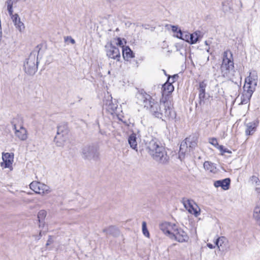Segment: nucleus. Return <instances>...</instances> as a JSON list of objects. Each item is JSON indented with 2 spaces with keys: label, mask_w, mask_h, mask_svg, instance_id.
Listing matches in <instances>:
<instances>
[{
  "label": "nucleus",
  "mask_w": 260,
  "mask_h": 260,
  "mask_svg": "<svg viewBox=\"0 0 260 260\" xmlns=\"http://www.w3.org/2000/svg\"><path fill=\"white\" fill-rule=\"evenodd\" d=\"M258 121L255 120L252 122H249L247 124V128L245 131L246 135H252L256 130L257 126L258 125Z\"/></svg>",
  "instance_id": "19"
},
{
  "label": "nucleus",
  "mask_w": 260,
  "mask_h": 260,
  "mask_svg": "<svg viewBox=\"0 0 260 260\" xmlns=\"http://www.w3.org/2000/svg\"><path fill=\"white\" fill-rule=\"evenodd\" d=\"M137 135L135 133L132 134L128 138V142L130 145V147L136 150L137 148Z\"/></svg>",
  "instance_id": "23"
},
{
  "label": "nucleus",
  "mask_w": 260,
  "mask_h": 260,
  "mask_svg": "<svg viewBox=\"0 0 260 260\" xmlns=\"http://www.w3.org/2000/svg\"><path fill=\"white\" fill-rule=\"evenodd\" d=\"M218 149H219L221 152V154L223 155L224 153H231L232 151L228 149L224 148L223 146L220 145V146L218 147Z\"/></svg>",
  "instance_id": "37"
},
{
  "label": "nucleus",
  "mask_w": 260,
  "mask_h": 260,
  "mask_svg": "<svg viewBox=\"0 0 260 260\" xmlns=\"http://www.w3.org/2000/svg\"><path fill=\"white\" fill-rule=\"evenodd\" d=\"M8 13L16 29L18 30L20 32H23L25 30V25L21 21L19 15L17 14H13V9H12L11 13L10 11H8Z\"/></svg>",
  "instance_id": "10"
},
{
  "label": "nucleus",
  "mask_w": 260,
  "mask_h": 260,
  "mask_svg": "<svg viewBox=\"0 0 260 260\" xmlns=\"http://www.w3.org/2000/svg\"><path fill=\"white\" fill-rule=\"evenodd\" d=\"M142 232L146 237H149V233L147 229L146 223L145 221L142 222Z\"/></svg>",
  "instance_id": "35"
},
{
  "label": "nucleus",
  "mask_w": 260,
  "mask_h": 260,
  "mask_svg": "<svg viewBox=\"0 0 260 260\" xmlns=\"http://www.w3.org/2000/svg\"><path fill=\"white\" fill-rule=\"evenodd\" d=\"M246 79L249 84L257 85V76L255 73H250L248 79Z\"/></svg>",
  "instance_id": "26"
},
{
  "label": "nucleus",
  "mask_w": 260,
  "mask_h": 260,
  "mask_svg": "<svg viewBox=\"0 0 260 260\" xmlns=\"http://www.w3.org/2000/svg\"><path fill=\"white\" fill-rule=\"evenodd\" d=\"M169 225H170V222H164L160 224V230L166 235H168V233L169 232Z\"/></svg>",
  "instance_id": "34"
},
{
  "label": "nucleus",
  "mask_w": 260,
  "mask_h": 260,
  "mask_svg": "<svg viewBox=\"0 0 260 260\" xmlns=\"http://www.w3.org/2000/svg\"><path fill=\"white\" fill-rule=\"evenodd\" d=\"M53 243V238L52 236H49L48 239L46 244V246L47 247Z\"/></svg>",
  "instance_id": "41"
},
{
  "label": "nucleus",
  "mask_w": 260,
  "mask_h": 260,
  "mask_svg": "<svg viewBox=\"0 0 260 260\" xmlns=\"http://www.w3.org/2000/svg\"><path fill=\"white\" fill-rule=\"evenodd\" d=\"M253 216L256 223L260 226V200L258 201L254 210Z\"/></svg>",
  "instance_id": "22"
},
{
  "label": "nucleus",
  "mask_w": 260,
  "mask_h": 260,
  "mask_svg": "<svg viewBox=\"0 0 260 260\" xmlns=\"http://www.w3.org/2000/svg\"><path fill=\"white\" fill-rule=\"evenodd\" d=\"M30 188L38 194L48 193L50 192L49 187L40 182L32 181L29 184Z\"/></svg>",
  "instance_id": "8"
},
{
  "label": "nucleus",
  "mask_w": 260,
  "mask_h": 260,
  "mask_svg": "<svg viewBox=\"0 0 260 260\" xmlns=\"http://www.w3.org/2000/svg\"><path fill=\"white\" fill-rule=\"evenodd\" d=\"M209 142L217 149L218 148V147L220 146L218 143L217 139L215 138H209Z\"/></svg>",
  "instance_id": "36"
},
{
  "label": "nucleus",
  "mask_w": 260,
  "mask_h": 260,
  "mask_svg": "<svg viewBox=\"0 0 260 260\" xmlns=\"http://www.w3.org/2000/svg\"><path fill=\"white\" fill-rule=\"evenodd\" d=\"M2 159L3 161L1 163V166L4 168H12L13 162L14 154L13 153H3Z\"/></svg>",
  "instance_id": "13"
},
{
  "label": "nucleus",
  "mask_w": 260,
  "mask_h": 260,
  "mask_svg": "<svg viewBox=\"0 0 260 260\" xmlns=\"http://www.w3.org/2000/svg\"><path fill=\"white\" fill-rule=\"evenodd\" d=\"M68 133V128L67 123H61L57 126V135L54 138V142L57 144L58 143V139L62 138L64 141V138Z\"/></svg>",
  "instance_id": "11"
},
{
  "label": "nucleus",
  "mask_w": 260,
  "mask_h": 260,
  "mask_svg": "<svg viewBox=\"0 0 260 260\" xmlns=\"http://www.w3.org/2000/svg\"><path fill=\"white\" fill-rule=\"evenodd\" d=\"M170 77L168 78L167 82L164 83L161 87L162 98H166V100H171V93L174 91V87L172 83L170 82Z\"/></svg>",
  "instance_id": "9"
},
{
  "label": "nucleus",
  "mask_w": 260,
  "mask_h": 260,
  "mask_svg": "<svg viewBox=\"0 0 260 260\" xmlns=\"http://www.w3.org/2000/svg\"><path fill=\"white\" fill-rule=\"evenodd\" d=\"M205 44H206V45H208V44H207V41H206V42H205Z\"/></svg>",
  "instance_id": "50"
},
{
  "label": "nucleus",
  "mask_w": 260,
  "mask_h": 260,
  "mask_svg": "<svg viewBox=\"0 0 260 260\" xmlns=\"http://www.w3.org/2000/svg\"><path fill=\"white\" fill-rule=\"evenodd\" d=\"M251 97V95H250L249 93H246L243 92L242 95L241 96L240 104L243 105L248 103L249 102Z\"/></svg>",
  "instance_id": "30"
},
{
  "label": "nucleus",
  "mask_w": 260,
  "mask_h": 260,
  "mask_svg": "<svg viewBox=\"0 0 260 260\" xmlns=\"http://www.w3.org/2000/svg\"><path fill=\"white\" fill-rule=\"evenodd\" d=\"M204 168L205 170L209 171L210 172L215 173L216 171V167L214 164L206 161L204 163Z\"/></svg>",
  "instance_id": "28"
},
{
  "label": "nucleus",
  "mask_w": 260,
  "mask_h": 260,
  "mask_svg": "<svg viewBox=\"0 0 260 260\" xmlns=\"http://www.w3.org/2000/svg\"><path fill=\"white\" fill-rule=\"evenodd\" d=\"M207 246L210 248V249H213L214 247H215V246H214L211 243H208L207 244Z\"/></svg>",
  "instance_id": "45"
},
{
  "label": "nucleus",
  "mask_w": 260,
  "mask_h": 260,
  "mask_svg": "<svg viewBox=\"0 0 260 260\" xmlns=\"http://www.w3.org/2000/svg\"><path fill=\"white\" fill-rule=\"evenodd\" d=\"M209 105V98L206 97V93L199 94V101L196 104V107H200L202 111H206Z\"/></svg>",
  "instance_id": "14"
},
{
  "label": "nucleus",
  "mask_w": 260,
  "mask_h": 260,
  "mask_svg": "<svg viewBox=\"0 0 260 260\" xmlns=\"http://www.w3.org/2000/svg\"><path fill=\"white\" fill-rule=\"evenodd\" d=\"M40 49L39 46L38 45L24 63L23 67L25 72L29 75H34L37 71L38 62V58H36V52L39 53Z\"/></svg>",
  "instance_id": "3"
},
{
  "label": "nucleus",
  "mask_w": 260,
  "mask_h": 260,
  "mask_svg": "<svg viewBox=\"0 0 260 260\" xmlns=\"http://www.w3.org/2000/svg\"><path fill=\"white\" fill-rule=\"evenodd\" d=\"M115 40L117 41V42L115 43V44L117 46H119L122 47V48H124L123 44L122 41L120 38L118 37V38L115 39Z\"/></svg>",
  "instance_id": "40"
},
{
  "label": "nucleus",
  "mask_w": 260,
  "mask_h": 260,
  "mask_svg": "<svg viewBox=\"0 0 260 260\" xmlns=\"http://www.w3.org/2000/svg\"><path fill=\"white\" fill-rule=\"evenodd\" d=\"M199 35L197 32L193 34H190L189 43L190 44H194L197 43L198 40Z\"/></svg>",
  "instance_id": "32"
},
{
  "label": "nucleus",
  "mask_w": 260,
  "mask_h": 260,
  "mask_svg": "<svg viewBox=\"0 0 260 260\" xmlns=\"http://www.w3.org/2000/svg\"><path fill=\"white\" fill-rule=\"evenodd\" d=\"M231 180L227 178L214 182V185L216 187H221L223 190H228L230 187Z\"/></svg>",
  "instance_id": "17"
},
{
  "label": "nucleus",
  "mask_w": 260,
  "mask_h": 260,
  "mask_svg": "<svg viewBox=\"0 0 260 260\" xmlns=\"http://www.w3.org/2000/svg\"><path fill=\"white\" fill-rule=\"evenodd\" d=\"M147 148L152 158L159 164L167 165L169 163L170 157L167 154L165 148L159 143L152 140L148 144Z\"/></svg>",
  "instance_id": "2"
},
{
  "label": "nucleus",
  "mask_w": 260,
  "mask_h": 260,
  "mask_svg": "<svg viewBox=\"0 0 260 260\" xmlns=\"http://www.w3.org/2000/svg\"><path fill=\"white\" fill-rule=\"evenodd\" d=\"M255 190L257 191V192L259 193L260 192V187H256L255 188Z\"/></svg>",
  "instance_id": "46"
},
{
  "label": "nucleus",
  "mask_w": 260,
  "mask_h": 260,
  "mask_svg": "<svg viewBox=\"0 0 260 260\" xmlns=\"http://www.w3.org/2000/svg\"><path fill=\"white\" fill-rule=\"evenodd\" d=\"M250 181L251 182V183L253 185H259V179L255 176H252L250 178Z\"/></svg>",
  "instance_id": "38"
},
{
  "label": "nucleus",
  "mask_w": 260,
  "mask_h": 260,
  "mask_svg": "<svg viewBox=\"0 0 260 260\" xmlns=\"http://www.w3.org/2000/svg\"><path fill=\"white\" fill-rule=\"evenodd\" d=\"M172 30L174 32L178 33V27L177 26L172 25Z\"/></svg>",
  "instance_id": "44"
},
{
  "label": "nucleus",
  "mask_w": 260,
  "mask_h": 260,
  "mask_svg": "<svg viewBox=\"0 0 260 260\" xmlns=\"http://www.w3.org/2000/svg\"><path fill=\"white\" fill-rule=\"evenodd\" d=\"M162 71L164 73L165 75L166 76H169V75H168L167 73H166V72L165 70H162Z\"/></svg>",
  "instance_id": "48"
},
{
  "label": "nucleus",
  "mask_w": 260,
  "mask_h": 260,
  "mask_svg": "<svg viewBox=\"0 0 260 260\" xmlns=\"http://www.w3.org/2000/svg\"><path fill=\"white\" fill-rule=\"evenodd\" d=\"M178 33L180 34V35H176V37L177 38L183 40L186 42L189 43L190 35L189 32L187 31L182 32L181 29H179Z\"/></svg>",
  "instance_id": "25"
},
{
  "label": "nucleus",
  "mask_w": 260,
  "mask_h": 260,
  "mask_svg": "<svg viewBox=\"0 0 260 260\" xmlns=\"http://www.w3.org/2000/svg\"><path fill=\"white\" fill-rule=\"evenodd\" d=\"M35 239L37 240V238H39V236H34Z\"/></svg>",
  "instance_id": "49"
},
{
  "label": "nucleus",
  "mask_w": 260,
  "mask_h": 260,
  "mask_svg": "<svg viewBox=\"0 0 260 260\" xmlns=\"http://www.w3.org/2000/svg\"><path fill=\"white\" fill-rule=\"evenodd\" d=\"M15 135L21 141H25L28 138L27 131L24 127L21 118H14L11 121Z\"/></svg>",
  "instance_id": "5"
},
{
  "label": "nucleus",
  "mask_w": 260,
  "mask_h": 260,
  "mask_svg": "<svg viewBox=\"0 0 260 260\" xmlns=\"http://www.w3.org/2000/svg\"><path fill=\"white\" fill-rule=\"evenodd\" d=\"M215 244L219 250L225 251L229 248V241L226 238L223 236L218 238L215 241Z\"/></svg>",
  "instance_id": "15"
},
{
  "label": "nucleus",
  "mask_w": 260,
  "mask_h": 260,
  "mask_svg": "<svg viewBox=\"0 0 260 260\" xmlns=\"http://www.w3.org/2000/svg\"><path fill=\"white\" fill-rule=\"evenodd\" d=\"M103 232L106 235H111L114 237H118L120 235L119 229L114 225H110L103 230Z\"/></svg>",
  "instance_id": "16"
},
{
  "label": "nucleus",
  "mask_w": 260,
  "mask_h": 260,
  "mask_svg": "<svg viewBox=\"0 0 260 260\" xmlns=\"http://www.w3.org/2000/svg\"><path fill=\"white\" fill-rule=\"evenodd\" d=\"M178 229V227L174 223H172L170 222V225H169V231L168 233V235L171 239L172 237V235H174L176 232V230Z\"/></svg>",
  "instance_id": "29"
},
{
  "label": "nucleus",
  "mask_w": 260,
  "mask_h": 260,
  "mask_svg": "<svg viewBox=\"0 0 260 260\" xmlns=\"http://www.w3.org/2000/svg\"><path fill=\"white\" fill-rule=\"evenodd\" d=\"M189 142H188V143H189L188 148H189L191 150L193 147L196 146V143L194 141H192L191 140V139L190 137H189Z\"/></svg>",
  "instance_id": "42"
},
{
  "label": "nucleus",
  "mask_w": 260,
  "mask_h": 260,
  "mask_svg": "<svg viewBox=\"0 0 260 260\" xmlns=\"http://www.w3.org/2000/svg\"><path fill=\"white\" fill-rule=\"evenodd\" d=\"M189 142V138H186L180 144L179 154H185L186 153L190 152V149L187 146V143Z\"/></svg>",
  "instance_id": "20"
},
{
  "label": "nucleus",
  "mask_w": 260,
  "mask_h": 260,
  "mask_svg": "<svg viewBox=\"0 0 260 260\" xmlns=\"http://www.w3.org/2000/svg\"><path fill=\"white\" fill-rule=\"evenodd\" d=\"M170 77V82L172 83V84L174 82H175L179 78V76L178 74H175L173 76H168V78Z\"/></svg>",
  "instance_id": "39"
},
{
  "label": "nucleus",
  "mask_w": 260,
  "mask_h": 260,
  "mask_svg": "<svg viewBox=\"0 0 260 260\" xmlns=\"http://www.w3.org/2000/svg\"><path fill=\"white\" fill-rule=\"evenodd\" d=\"M192 201L189 200H187L184 202V207L187 208V206H188L189 209H188L189 212H191L190 209H191L193 211V214L195 216H197L199 214V212L197 211V209H195L192 205Z\"/></svg>",
  "instance_id": "27"
},
{
  "label": "nucleus",
  "mask_w": 260,
  "mask_h": 260,
  "mask_svg": "<svg viewBox=\"0 0 260 260\" xmlns=\"http://www.w3.org/2000/svg\"><path fill=\"white\" fill-rule=\"evenodd\" d=\"M110 100H107L104 101V106L107 110L112 113L116 110L118 105L116 103H113L112 100V97Z\"/></svg>",
  "instance_id": "18"
},
{
  "label": "nucleus",
  "mask_w": 260,
  "mask_h": 260,
  "mask_svg": "<svg viewBox=\"0 0 260 260\" xmlns=\"http://www.w3.org/2000/svg\"><path fill=\"white\" fill-rule=\"evenodd\" d=\"M42 237V232H40L39 235V238H37V240H39L41 237Z\"/></svg>",
  "instance_id": "47"
},
{
  "label": "nucleus",
  "mask_w": 260,
  "mask_h": 260,
  "mask_svg": "<svg viewBox=\"0 0 260 260\" xmlns=\"http://www.w3.org/2000/svg\"><path fill=\"white\" fill-rule=\"evenodd\" d=\"M187 146H189V143H187Z\"/></svg>",
  "instance_id": "51"
},
{
  "label": "nucleus",
  "mask_w": 260,
  "mask_h": 260,
  "mask_svg": "<svg viewBox=\"0 0 260 260\" xmlns=\"http://www.w3.org/2000/svg\"><path fill=\"white\" fill-rule=\"evenodd\" d=\"M46 211L44 210H40L38 214V218L40 223H43L46 216Z\"/></svg>",
  "instance_id": "31"
},
{
  "label": "nucleus",
  "mask_w": 260,
  "mask_h": 260,
  "mask_svg": "<svg viewBox=\"0 0 260 260\" xmlns=\"http://www.w3.org/2000/svg\"><path fill=\"white\" fill-rule=\"evenodd\" d=\"M137 98L155 117L162 120L175 118L176 115L171 100H166V98H161L159 102H158L143 90L139 91Z\"/></svg>",
  "instance_id": "1"
},
{
  "label": "nucleus",
  "mask_w": 260,
  "mask_h": 260,
  "mask_svg": "<svg viewBox=\"0 0 260 260\" xmlns=\"http://www.w3.org/2000/svg\"><path fill=\"white\" fill-rule=\"evenodd\" d=\"M234 68L233 53L230 50H226L223 52L222 63L220 69L222 75L227 76L231 71Z\"/></svg>",
  "instance_id": "4"
},
{
  "label": "nucleus",
  "mask_w": 260,
  "mask_h": 260,
  "mask_svg": "<svg viewBox=\"0 0 260 260\" xmlns=\"http://www.w3.org/2000/svg\"><path fill=\"white\" fill-rule=\"evenodd\" d=\"M122 55L124 60H128L134 57V54L128 46H125L122 49Z\"/></svg>",
  "instance_id": "21"
},
{
  "label": "nucleus",
  "mask_w": 260,
  "mask_h": 260,
  "mask_svg": "<svg viewBox=\"0 0 260 260\" xmlns=\"http://www.w3.org/2000/svg\"><path fill=\"white\" fill-rule=\"evenodd\" d=\"M107 55L111 58L119 61L120 58V53L118 47L114 46L111 42L107 43L105 46Z\"/></svg>",
  "instance_id": "7"
},
{
  "label": "nucleus",
  "mask_w": 260,
  "mask_h": 260,
  "mask_svg": "<svg viewBox=\"0 0 260 260\" xmlns=\"http://www.w3.org/2000/svg\"><path fill=\"white\" fill-rule=\"evenodd\" d=\"M172 236V239H174L181 243L187 242L189 240L187 234L180 228H178L174 235H173Z\"/></svg>",
  "instance_id": "12"
},
{
  "label": "nucleus",
  "mask_w": 260,
  "mask_h": 260,
  "mask_svg": "<svg viewBox=\"0 0 260 260\" xmlns=\"http://www.w3.org/2000/svg\"><path fill=\"white\" fill-rule=\"evenodd\" d=\"M82 157L85 159L98 160L99 159L98 148L94 145H88L84 146L81 150Z\"/></svg>",
  "instance_id": "6"
},
{
  "label": "nucleus",
  "mask_w": 260,
  "mask_h": 260,
  "mask_svg": "<svg viewBox=\"0 0 260 260\" xmlns=\"http://www.w3.org/2000/svg\"><path fill=\"white\" fill-rule=\"evenodd\" d=\"M207 86V84L205 81L200 82L199 83V87L198 88L199 90V94H205V89Z\"/></svg>",
  "instance_id": "33"
},
{
  "label": "nucleus",
  "mask_w": 260,
  "mask_h": 260,
  "mask_svg": "<svg viewBox=\"0 0 260 260\" xmlns=\"http://www.w3.org/2000/svg\"><path fill=\"white\" fill-rule=\"evenodd\" d=\"M256 85H252L251 84H249L248 82H247V80H245V84L244 85L243 88H244V92L246 93H249L250 95L252 96V93H253Z\"/></svg>",
  "instance_id": "24"
},
{
  "label": "nucleus",
  "mask_w": 260,
  "mask_h": 260,
  "mask_svg": "<svg viewBox=\"0 0 260 260\" xmlns=\"http://www.w3.org/2000/svg\"><path fill=\"white\" fill-rule=\"evenodd\" d=\"M69 40L70 42L72 44H74L75 43V41L74 39H73L71 36H68L66 38H64V41L66 42L67 41Z\"/></svg>",
  "instance_id": "43"
}]
</instances>
